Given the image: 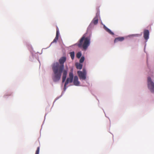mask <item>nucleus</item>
Listing matches in <instances>:
<instances>
[{"mask_svg": "<svg viewBox=\"0 0 154 154\" xmlns=\"http://www.w3.org/2000/svg\"><path fill=\"white\" fill-rule=\"evenodd\" d=\"M104 29L106 30V31L107 32H108L109 34L112 35H114V34L113 32H112L110 29H108L106 27V26H104Z\"/></svg>", "mask_w": 154, "mask_h": 154, "instance_id": "9d476101", "label": "nucleus"}, {"mask_svg": "<svg viewBox=\"0 0 154 154\" xmlns=\"http://www.w3.org/2000/svg\"><path fill=\"white\" fill-rule=\"evenodd\" d=\"M40 148L39 147H37V150L35 152V154H39V152Z\"/></svg>", "mask_w": 154, "mask_h": 154, "instance_id": "2eb2a0df", "label": "nucleus"}, {"mask_svg": "<svg viewBox=\"0 0 154 154\" xmlns=\"http://www.w3.org/2000/svg\"><path fill=\"white\" fill-rule=\"evenodd\" d=\"M148 85L151 92H154V83L152 81L151 78L148 77L147 78Z\"/></svg>", "mask_w": 154, "mask_h": 154, "instance_id": "7ed1b4c3", "label": "nucleus"}, {"mask_svg": "<svg viewBox=\"0 0 154 154\" xmlns=\"http://www.w3.org/2000/svg\"><path fill=\"white\" fill-rule=\"evenodd\" d=\"M69 77L66 80V82H65L64 88H65L66 85L68 84L69 82L71 83L72 82L73 75L72 72H70L69 74Z\"/></svg>", "mask_w": 154, "mask_h": 154, "instance_id": "20e7f679", "label": "nucleus"}, {"mask_svg": "<svg viewBox=\"0 0 154 154\" xmlns=\"http://www.w3.org/2000/svg\"><path fill=\"white\" fill-rule=\"evenodd\" d=\"M84 60H85L84 57L83 56L82 57H81V58L80 60V61H79L80 63H82L84 62Z\"/></svg>", "mask_w": 154, "mask_h": 154, "instance_id": "4468645a", "label": "nucleus"}, {"mask_svg": "<svg viewBox=\"0 0 154 154\" xmlns=\"http://www.w3.org/2000/svg\"><path fill=\"white\" fill-rule=\"evenodd\" d=\"M78 78L77 76H75L74 77L73 83L75 85L77 86L79 85V82L78 81Z\"/></svg>", "mask_w": 154, "mask_h": 154, "instance_id": "0eeeda50", "label": "nucleus"}, {"mask_svg": "<svg viewBox=\"0 0 154 154\" xmlns=\"http://www.w3.org/2000/svg\"><path fill=\"white\" fill-rule=\"evenodd\" d=\"M78 74L80 79L84 80L86 78V75L83 73L82 71H78L77 72Z\"/></svg>", "mask_w": 154, "mask_h": 154, "instance_id": "39448f33", "label": "nucleus"}, {"mask_svg": "<svg viewBox=\"0 0 154 154\" xmlns=\"http://www.w3.org/2000/svg\"><path fill=\"white\" fill-rule=\"evenodd\" d=\"M85 36L86 34H84L79 42L75 45H77L79 48H82L84 50H86L90 45V38L89 37H85Z\"/></svg>", "mask_w": 154, "mask_h": 154, "instance_id": "f03ea898", "label": "nucleus"}, {"mask_svg": "<svg viewBox=\"0 0 154 154\" xmlns=\"http://www.w3.org/2000/svg\"><path fill=\"white\" fill-rule=\"evenodd\" d=\"M59 31L58 30V29L57 27V31H56V36L57 37H59Z\"/></svg>", "mask_w": 154, "mask_h": 154, "instance_id": "dca6fc26", "label": "nucleus"}, {"mask_svg": "<svg viewBox=\"0 0 154 154\" xmlns=\"http://www.w3.org/2000/svg\"><path fill=\"white\" fill-rule=\"evenodd\" d=\"M82 72L85 73V74L86 75V72L85 69L83 68L82 70Z\"/></svg>", "mask_w": 154, "mask_h": 154, "instance_id": "a211bd4d", "label": "nucleus"}, {"mask_svg": "<svg viewBox=\"0 0 154 154\" xmlns=\"http://www.w3.org/2000/svg\"><path fill=\"white\" fill-rule=\"evenodd\" d=\"M66 60V57H63L59 60V63H54L52 64V67L53 72L52 78L54 82H58L60 80L63 72L62 82H64L65 81L66 78L67 71L66 70H63V69H64V63Z\"/></svg>", "mask_w": 154, "mask_h": 154, "instance_id": "f257e3e1", "label": "nucleus"}, {"mask_svg": "<svg viewBox=\"0 0 154 154\" xmlns=\"http://www.w3.org/2000/svg\"><path fill=\"white\" fill-rule=\"evenodd\" d=\"M82 56V54L81 52H79L77 53L76 56L77 58H79Z\"/></svg>", "mask_w": 154, "mask_h": 154, "instance_id": "ddd939ff", "label": "nucleus"}, {"mask_svg": "<svg viewBox=\"0 0 154 154\" xmlns=\"http://www.w3.org/2000/svg\"><path fill=\"white\" fill-rule=\"evenodd\" d=\"M149 32L148 30H145L143 32V37L146 40H147L149 38Z\"/></svg>", "mask_w": 154, "mask_h": 154, "instance_id": "423d86ee", "label": "nucleus"}, {"mask_svg": "<svg viewBox=\"0 0 154 154\" xmlns=\"http://www.w3.org/2000/svg\"><path fill=\"white\" fill-rule=\"evenodd\" d=\"M124 39V38L123 37H119L116 38L114 40V42H116L118 41H122Z\"/></svg>", "mask_w": 154, "mask_h": 154, "instance_id": "6e6552de", "label": "nucleus"}, {"mask_svg": "<svg viewBox=\"0 0 154 154\" xmlns=\"http://www.w3.org/2000/svg\"><path fill=\"white\" fill-rule=\"evenodd\" d=\"M75 66L76 68L79 69H81L82 67V64L79 63L76 64Z\"/></svg>", "mask_w": 154, "mask_h": 154, "instance_id": "9b49d317", "label": "nucleus"}, {"mask_svg": "<svg viewBox=\"0 0 154 154\" xmlns=\"http://www.w3.org/2000/svg\"><path fill=\"white\" fill-rule=\"evenodd\" d=\"M58 37L56 36L53 42H56L58 40Z\"/></svg>", "mask_w": 154, "mask_h": 154, "instance_id": "f3484780", "label": "nucleus"}, {"mask_svg": "<svg viewBox=\"0 0 154 154\" xmlns=\"http://www.w3.org/2000/svg\"><path fill=\"white\" fill-rule=\"evenodd\" d=\"M70 56L71 59L73 60L74 58L75 53L74 51H72L70 53Z\"/></svg>", "mask_w": 154, "mask_h": 154, "instance_id": "f8f14e48", "label": "nucleus"}, {"mask_svg": "<svg viewBox=\"0 0 154 154\" xmlns=\"http://www.w3.org/2000/svg\"><path fill=\"white\" fill-rule=\"evenodd\" d=\"M92 22L94 24H97L98 22V17L96 16L93 19Z\"/></svg>", "mask_w": 154, "mask_h": 154, "instance_id": "1a4fd4ad", "label": "nucleus"}]
</instances>
